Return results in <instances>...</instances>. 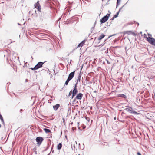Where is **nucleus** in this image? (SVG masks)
Listing matches in <instances>:
<instances>
[{
  "label": "nucleus",
  "mask_w": 155,
  "mask_h": 155,
  "mask_svg": "<svg viewBox=\"0 0 155 155\" xmlns=\"http://www.w3.org/2000/svg\"><path fill=\"white\" fill-rule=\"evenodd\" d=\"M78 155H80V154H78Z\"/></svg>",
  "instance_id": "obj_34"
},
{
  "label": "nucleus",
  "mask_w": 155,
  "mask_h": 155,
  "mask_svg": "<svg viewBox=\"0 0 155 155\" xmlns=\"http://www.w3.org/2000/svg\"><path fill=\"white\" fill-rule=\"evenodd\" d=\"M121 0H117V5H118L119 3L120 2Z\"/></svg>",
  "instance_id": "obj_19"
},
{
  "label": "nucleus",
  "mask_w": 155,
  "mask_h": 155,
  "mask_svg": "<svg viewBox=\"0 0 155 155\" xmlns=\"http://www.w3.org/2000/svg\"><path fill=\"white\" fill-rule=\"evenodd\" d=\"M43 140V138L41 137H37L35 140L37 143V145L38 146H40Z\"/></svg>",
  "instance_id": "obj_3"
},
{
  "label": "nucleus",
  "mask_w": 155,
  "mask_h": 155,
  "mask_svg": "<svg viewBox=\"0 0 155 155\" xmlns=\"http://www.w3.org/2000/svg\"><path fill=\"white\" fill-rule=\"evenodd\" d=\"M34 67L33 68H30V69H31L32 70H36V69H34Z\"/></svg>",
  "instance_id": "obj_22"
},
{
  "label": "nucleus",
  "mask_w": 155,
  "mask_h": 155,
  "mask_svg": "<svg viewBox=\"0 0 155 155\" xmlns=\"http://www.w3.org/2000/svg\"><path fill=\"white\" fill-rule=\"evenodd\" d=\"M83 96V94L81 93H79L75 97V99L74 100L73 102L75 101L76 99L81 100Z\"/></svg>",
  "instance_id": "obj_7"
},
{
  "label": "nucleus",
  "mask_w": 155,
  "mask_h": 155,
  "mask_svg": "<svg viewBox=\"0 0 155 155\" xmlns=\"http://www.w3.org/2000/svg\"><path fill=\"white\" fill-rule=\"evenodd\" d=\"M75 72V71H74L70 73L69 74L68 78L70 80H71L74 76Z\"/></svg>",
  "instance_id": "obj_8"
},
{
  "label": "nucleus",
  "mask_w": 155,
  "mask_h": 155,
  "mask_svg": "<svg viewBox=\"0 0 155 155\" xmlns=\"http://www.w3.org/2000/svg\"><path fill=\"white\" fill-rule=\"evenodd\" d=\"M44 131L46 133H49L51 132V131L50 130L46 128H44Z\"/></svg>",
  "instance_id": "obj_14"
},
{
  "label": "nucleus",
  "mask_w": 155,
  "mask_h": 155,
  "mask_svg": "<svg viewBox=\"0 0 155 155\" xmlns=\"http://www.w3.org/2000/svg\"><path fill=\"white\" fill-rule=\"evenodd\" d=\"M136 106H137V104L136 103Z\"/></svg>",
  "instance_id": "obj_33"
},
{
  "label": "nucleus",
  "mask_w": 155,
  "mask_h": 155,
  "mask_svg": "<svg viewBox=\"0 0 155 155\" xmlns=\"http://www.w3.org/2000/svg\"><path fill=\"white\" fill-rule=\"evenodd\" d=\"M119 13V12H118L116 15H114L113 17L112 18V20H114L115 18H117L118 17V14Z\"/></svg>",
  "instance_id": "obj_15"
},
{
  "label": "nucleus",
  "mask_w": 155,
  "mask_h": 155,
  "mask_svg": "<svg viewBox=\"0 0 155 155\" xmlns=\"http://www.w3.org/2000/svg\"><path fill=\"white\" fill-rule=\"evenodd\" d=\"M86 118L87 120H88V121H89V118L86 117Z\"/></svg>",
  "instance_id": "obj_24"
},
{
  "label": "nucleus",
  "mask_w": 155,
  "mask_h": 155,
  "mask_svg": "<svg viewBox=\"0 0 155 155\" xmlns=\"http://www.w3.org/2000/svg\"><path fill=\"white\" fill-rule=\"evenodd\" d=\"M44 63V62H38L37 64L35 66L34 69H36V70H37L39 68H41L42 66Z\"/></svg>",
  "instance_id": "obj_6"
},
{
  "label": "nucleus",
  "mask_w": 155,
  "mask_h": 155,
  "mask_svg": "<svg viewBox=\"0 0 155 155\" xmlns=\"http://www.w3.org/2000/svg\"><path fill=\"white\" fill-rule=\"evenodd\" d=\"M144 35H146L145 34H144Z\"/></svg>",
  "instance_id": "obj_32"
},
{
  "label": "nucleus",
  "mask_w": 155,
  "mask_h": 155,
  "mask_svg": "<svg viewBox=\"0 0 155 155\" xmlns=\"http://www.w3.org/2000/svg\"><path fill=\"white\" fill-rule=\"evenodd\" d=\"M22 111V109H21V110H20V111H21V112Z\"/></svg>",
  "instance_id": "obj_26"
},
{
  "label": "nucleus",
  "mask_w": 155,
  "mask_h": 155,
  "mask_svg": "<svg viewBox=\"0 0 155 155\" xmlns=\"http://www.w3.org/2000/svg\"><path fill=\"white\" fill-rule=\"evenodd\" d=\"M60 105L59 104H57L56 105L53 106L54 109L55 110H57L58 108L60 107Z\"/></svg>",
  "instance_id": "obj_10"
},
{
  "label": "nucleus",
  "mask_w": 155,
  "mask_h": 155,
  "mask_svg": "<svg viewBox=\"0 0 155 155\" xmlns=\"http://www.w3.org/2000/svg\"><path fill=\"white\" fill-rule=\"evenodd\" d=\"M72 91H71L70 92H69V95L70 96V95H71L72 94Z\"/></svg>",
  "instance_id": "obj_21"
},
{
  "label": "nucleus",
  "mask_w": 155,
  "mask_h": 155,
  "mask_svg": "<svg viewBox=\"0 0 155 155\" xmlns=\"http://www.w3.org/2000/svg\"><path fill=\"white\" fill-rule=\"evenodd\" d=\"M136 121H139V120H137V119H136Z\"/></svg>",
  "instance_id": "obj_27"
},
{
  "label": "nucleus",
  "mask_w": 155,
  "mask_h": 155,
  "mask_svg": "<svg viewBox=\"0 0 155 155\" xmlns=\"http://www.w3.org/2000/svg\"><path fill=\"white\" fill-rule=\"evenodd\" d=\"M105 36V35L103 34H102L98 38V40H100L102 39Z\"/></svg>",
  "instance_id": "obj_12"
},
{
  "label": "nucleus",
  "mask_w": 155,
  "mask_h": 155,
  "mask_svg": "<svg viewBox=\"0 0 155 155\" xmlns=\"http://www.w3.org/2000/svg\"><path fill=\"white\" fill-rule=\"evenodd\" d=\"M137 155H141V153L140 152H137Z\"/></svg>",
  "instance_id": "obj_23"
},
{
  "label": "nucleus",
  "mask_w": 155,
  "mask_h": 155,
  "mask_svg": "<svg viewBox=\"0 0 155 155\" xmlns=\"http://www.w3.org/2000/svg\"><path fill=\"white\" fill-rule=\"evenodd\" d=\"M85 128V127H83V128Z\"/></svg>",
  "instance_id": "obj_29"
},
{
  "label": "nucleus",
  "mask_w": 155,
  "mask_h": 155,
  "mask_svg": "<svg viewBox=\"0 0 155 155\" xmlns=\"http://www.w3.org/2000/svg\"><path fill=\"white\" fill-rule=\"evenodd\" d=\"M137 25H139V23H137Z\"/></svg>",
  "instance_id": "obj_28"
},
{
  "label": "nucleus",
  "mask_w": 155,
  "mask_h": 155,
  "mask_svg": "<svg viewBox=\"0 0 155 155\" xmlns=\"http://www.w3.org/2000/svg\"><path fill=\"white\" fill-rule=\"evenodd\" d=\"M143 117L142 114H140V113H137L136 112V117H138L140 120Z\"/></svg>",
  "instance_id": "obj_9"
},
{
  "label": "nucleus",
  "mask_w": 155,
  "mask_h": 155,
  "mask_svg": "<svg viewBox=\"0 0 155 155\" xmlns=\"http://www.w3.org/2000/svg\"><path fill=\"white\" fill-rule=\"evenodd\" d=\"M72 130H73V131H74V130H76V127H72Z\"/></svg>",
  "instance_id": "obj_20"
},
{
  "label": "nucleus",
  "mask_w": 155,
  "mask_h": 155,
  "mask_svg": "<svg viewBox=\"0 0 155 155\" xmlns=\"http://www.w3.org/2000/svg\"><path fill=\"white\" fill-rule=\"evenodd\" d=\"M70 80L68 78L65 83V85H67L68 84V82Z\"/></svg>",
  "instance_id": "obj_16"
},
{
  "label": "nucleus",
  "mask_w": 155,
  "mask_h": 155,
  "mask_svg": "<svg viewBox=\"0 0 155 155\" xmlns=\"http://www.w3.org/2000/svg\"><path fill=\"white\" fill-rule=\"evenodd\" d=\"M110 14H107L105 16H104L101 20H100V22L101 23H104L106 22L108 19L109 17L110 16Z\"/></svg>",
  "instance_id": "obj_2"
},
{
  "label": "nucleus",
  "mask_w": 155,
  "mask_h": 155,
  "mask_svg": "<svg viewBox=\"0 0 155 155\" xmlns=\"http://www.w3.org/2000/svg\"><path fill=\"white\" fill-rule=\"evenodd\" d=\"M85 42V40L81 42L78 45V47H82L83 46Z\"/></svg>",
  "instance_id": "obj_11"
},
{
  "label": "nucleus",
  "mask_w": 155,
  "mask_h": 155,
  "mask_svg": "<svg viewBox=\"0 0 155 155\" xmlns=\"http://www.w3.org/2000/svg\"><path fill=\"white\" fill-rule=\"evenodd\" d=\"M1 127V124H0V127Z\"/></svg>",
  "instance_id": "obj_30"
},
{
  "label": "nucleus",
  "mask_w": 155,
  "mask_h": 155,
  "mask_svg": "<svg viewBox=\"0 0 155 155\" xmlns=\"http://www.w3.org/2000/svg\"><path fill=\"white\" fill-rule=\"evenodd\" d=\"M147 41L151 44L155 46V39L152 37H147Z\"/></svg>",
  "instance_id": "obj_1"
},
{
  "label": "nucleus",
  "mask_w": 155,
  "mask_h": 155,
  "mask_svg": "<svg viewBox=\"0 0 155 155\" xmlns=\"http://www.w3.org/2000/svg\"><path fill=\"white\" fill-rule=\"evenodd\" d=\"M62 145L61 143H59L58 144V145L57 146V148L58 150H60L62 147Z\"/></svg>",
  "instance_id": "obj_13"
},
{
  "label": "nucleus",
  "mask_w": 155,
  "mask_h": 155,
  "mask_svg": "<svg viewBox=\"0 0 155 155\" xmlns=\"http://www.w3.org/2000/svg\"><path fill=\"white\" fill-rule=\"evenodd\" d=\"M119 96L124 98H126V96L124 94H119Z\"/></svg>",
  "instance_id": "obj_17"
},
{
  "label": "nucleus",
  "mask_w": 155,
  "mask_h": 155,
  "mask_svg": "<svg viewBox=\"0 0 155 155\" xmlns=\"http://www.w3.org/2000/svg\"><path fill=\"white\" fill-rule=\"evenodd\" d=\"M124 109L126 110H127L128 108H125Z\"/></svg>",
  "instance_id": "obj_25"
},
{
  "label": "nucleus",
  "mask_w": 155,
  "mask_h": 155,
  "mask_svg": "<svg viewBox=\"0 0 155 155\" xmlns=\"http://www.w3.org/2000/svg\"><path fill=\"white\" fill-rule=\"evenodd\" d=\"M114 119H116V118H115H115H114Z\"/></svg>",
  "instance_id": "obj_31"
},
{
  "label": "nucleus",
  "mask_w": 155,
  "mask_h": 155,
  "mask_svg": "<svg viewBox=\"0 0 155 155\" xmlns=\"http://www.w3.org/2000/svg\"><path fill=\"white\" fill-rule=\"evenodd\" d=\"M78 90L77 88V85L76 84L75 85L73 91H72V98H73L76 95L78 94Z\"/></svg>",
  "instance_id": "obj_4"
},
{
  "label": "nucleus",
  "mask_w": 155,
  "mask_h": 155,
  "mask_svg": "<svg viewBox=\"0 0 155 155\" xmlns=\"http://www.w3.org/2000/svg\"><path fill=\"white\" fill-rule=\"evenodd\" d=\"M34 7L35 8L38 9V11L39 12L41 11V7L40 6L39 1H38L37 3L35 4Z\"/></svg>",
  "instance_id": "obj_5"
},
{
  "label": "nucleus",
  "mask_w": 155,
  "mask_h": 155,
  "mask_svg": "<svg viewBox=\"0 0 155 155\" xmlns=\"http://www.w3.org/2000/svg\"><path fill=\"white\" fill-rule=\"evenodd\" d=\"M0 119L1 120L2 123H4V120L3 119L2 117V116L0 114Z\"/></svg>",
  "instance_id": "obj_18"
}]
</instances>
